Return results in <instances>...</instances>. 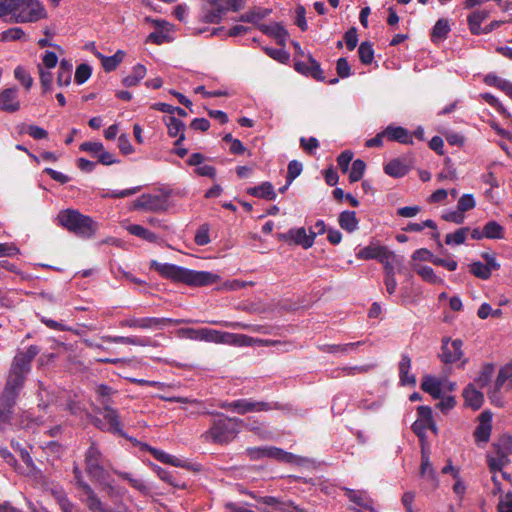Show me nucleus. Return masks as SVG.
Masks as SVG:
<instances>
[{"instance_id":"f257e3e1","label":"nucleus","mask_w":512,"mask_h":512,"mask_svg":"<svg viewBox=\"0 0 512 512\" xmlns=\"http://www.w3.org/2000/svg\"><path fill=\"white\" fill-rule=\"evenodd\" d=\"M46 17L37 0H0V19L9 23L36 22Z\"/></svg>"},{"instance_id":"f03ea898","label":"nucleus","mask_w":512,"mask_h":512,"mask_svg":"<svg viewBox=\"0 0 512 512\" xmlns=\"http://www.w3.org/2000/svg\"><path fill=\"white\" fill-rule=\"evenodd\" d=\"M151 267L167 279L190 286H207L216 283L219 279L217 274L211 272L191 270L175 264L159 263L155 260L151 262Z\"/></svg>"},{"instance_id":"7ed1b4c3","label":"nucleus","mask_w":512,"mask_h":512,"mask_svg":"<svg viewBox=\"0 0 512 512\" xmlns=\"http://www.w3.org/2000/svg\"><path fill=\"white\" fill-rule=\"evenodd\" d=\"M107 459L95 442L85 452V471L92 481L107 490L109 495L114 493V485L110 481L109 471L106 469Z\"/></svg>"},{"instance_id":"20e7f679","label":"nucleus","mask_w":512,"mask_h":512,"mask_svg":"<svg viewBox=\"0 0 512 512\" xmlns=\"http://www.w3.org/2000/svg\"><path fill=\"white\" fill-rule=\"evenodd\" d=\"M243 420L223 414L213 419L210 428L202 434L205 442L224 445L232 442L240 432Z\"/></svg>"},{"instance_id":"39448f33","label":"nucleus","mask_w":512,"mask_h":512,"mask_svg":"<svg viewBox=\"0 0 512 512\" xmlns=\"http://www.w3.org/2000/svg\"><path fill=\"white\" fill-rule=\"evenodd\" d=\"M74 483L80 491V500L86 505L90 512H129L125 506L111 507L95 492L93 487L84 479L83 473L78 464L73 467Z\"/></svg>"},{"instance_id":"423d86ee","label":"nucleus","mask_w":512,"mask_h":512,"mask_svg":"<svg viewBox=\"0 0 512 512\" xmlns=\"http://www.w3.org/2000/svg\"><path fill=\"white\" fill-rule=\"evenodd\" d=\"M58 221L69 231L85 238L92 237L98 229V224L92 218L76 210L61 211L58 214Z\"/></svg>"},{"instance_id":"0eeeda50","label":"nucleus","mask_w":512,"mask_h":512,"mask_svg":"<svg viewBox=\"0 0 512 512\" xmlns=\"http://www.w3.org/2000/svg\"><path fill=\"white\" fill-rule=\"evenodd\" d=\"M199 20L207 24L220 23L229 11H238L242 0H204Z\"/></svg>"},{"instance_id":"6e6552de","label":"nucleus","mask_w":512,"mask_h":512,"mask_svg":"<svg viewBox=\"0 0 512 512\" xmlns=\"http://www.w3.org/2000/svg\"><path fill=\"white\" fill-rule=\"evenodd\" d=\"M204 342L224 344L235 347H248L261 342V340L244 334H236L211 328H204Z\"/></svg>"},{"instance_id":"1a4fd4ad","label":"nucleus","mask_w":512,"mask_h":512,"mask_svg":"<svg viewBox=\"0 0 512 512\" xmlns=\"http://www.w3.org/2000/svg\"><path fill=\"white\" fill-rule=\"evenodd\" d=\"M29 373L30 370L12 361L0 395L17 401Z\"/></svg>"},{"instance_id":"9d476101","label":"nucleus","mask_w":512,"mask_h":512,"mask_svg":"<svg viewBox=\"0 0 512 512\" xmlns=\"http://www.w3.org/2000/svg\"><path fill=\"white\" fill-rule=\"evenodd\" d=\"M169 191H163L156 194H143L134 203L136 209L148 212H163L169 208Z\"/></svg>"},{"instance_id":"9b49d317","label":"nucleus","mask_w":512,"mask_h":512,"mask_svg":"<svg viewBox=\"0 0 512 512\" xmlns=\"http://www.w3.org/2000/svg\"><path fill=\"white\" fill-rule=\"evenodd\" d=\"M178 323L171 318L164 317H143L129 316L119 322L120 327L138 328L144 330H162L166 325Z\"/></svg>"},{"instance_id":"f8f14e48","label":"nucleus","mask_w":512,"mask_h":512,"mask_svg":"<svg viewBox=\"0 0 512 512\" xmlns=\"http://www.w3.org/2000/svg\"><path fill=\"white\" fill-rule=\"evenodd\" d=\"M99 413L103 415V420L99 418L95 419L94 424L97 428L102 431L125 436V433L120 425L118 413L115 409H113L111 406H106L103 407V411Z\"/></svg>"},{"instance_id":"ddd939ff","label":"nucleus","mask_w":512,"mask_h":512,"mask_svg":"<svg viewBox=\"0 0 512 512\" xmlns=\"http://www.w3.org/2000/svg\"><path fill=\"white\" fill-rule=\"evenodd\" d=\"M462 347L463 341L461 339L443 338L441 353L439 354L440 360L445 364H453L462 360L464 357Z\"/></svg>"},{"instance_id":"4468645a","label":"nucleus","mask_w":512,"mask_h":512,"mask_svg":"<svg viewBox=\"0 0 512 512\" xmlns=\"http://www.w3.org/2000/svg\"><path fill=\"white\" fill-rule=\"evenodd\" d=\"M235 413L244 415L251 412H267L280 409L276 402L258 401L252 398H241L236 400Z\"/></svg>"},{"instance_id":"2eb2a0df","label":"nucleus","mask_w":512,"mask_h":512,"mask_svg":"<svg viewBox=\"0 0 512 512\" xmlns=\"http://www.w3.org/2000/svg\"><path fill=\"white\" fill-rule=\"evenodd\" d=\"M21 107L18 89L15 87L5 88L0 91V110L7 113H14Z\"/></svg>"},{"instance_id":"dca6fc26","label":"nucleus","mask_w":512,"mask_h":512,"mask_svg":"<svg viewBox=\"0 0 512 512\" xmlns=\"http://www.w3.org/2000/svg\"><path fill=\"white\" fill-rule=\"evenodd\" d=\"M264 458L274 459L282 463L296 465H300L305 461V458L274 446H264Z\"/></svg>"},{"instance_id":"f3484780","label":"nucleus","mask_w":512,"mask_h":512,"mask_svg":"<svg viewBox=\"0 0 512 512\" xmlns=\"http://www.w3.org/2000/svg\"><path fill=\"white\" fill-rule=\"evenodd\" d=\"M15 400L0 395V431H6L13 427V415L16 405Z\"/></svg>"},{"instance_id":"a211bd4d","label":"nucleus","mask_w":512,"mask_h":512,"mask_svg":"<svg viewBox=\"0 0 512 512\" xmlns=\"http://www.w3.org/2000/svg\"><path fill=\"white\" fill-rule=\"evenodd\" d=\"M295 70L303 75L311 76L318 81H323L324 76L320 64L311 55L308 56L307 62H296Z\"/></svg>"},{"instance_id":"6ab92c4d","label":"nucleus","mask_w":512,"mask_h":512,"mask_svg":"<svg viewBox=\"0 0 512 512\" xmlns=\"http://www.w3.org/2000/svg\"><path fill=\"white\" fill-rule=\"evenodd\" d=\"M288 236L295 242V244L302 246L304 249L310 248L314 244L316 232L310 230L308 234L304 227L291 229Z\"/></svg>"},{"instance_id":"aec40b11","label":"nucleus","mask_w":512,"mask_h":512,"mask_svg":"<svg viewBox=\"0 0 512 512\" xmlns=\"http://www.w3.org/2000/svg\"><path fill=\"white\" fill-rule=\"evenodd\" d=\"M247 193L253 197L265 200H275L277 197L274 186L271 182L268 181L262 182L260 185L248 188Z\"/></svg>"},{"instance_id":"412c9836","label":"nucleus","mask_w":512,"mask_h":512,"mask_svg":"<svg viewBox=\"0 0 512 512\" xmlns=\"http://www.w3.org/2000/svg\"><path fill=\"white\" fill-rule=\"evenodd\" d=\"M411 369V358L403 354L401 361L399 362V378L402 385H415L416 378L410 373Z\"/></svg>"},{"instance_id":"4be33fe9","label":"nucleus","mask_w":512,"mask_h":512,"mask_svg":"<svg viewBox=\"0 0 512 512\" xmlns=\"http://www.w3.org/2000/svg\"><path fill=\"white\" fill-rule=\"evenodd\" d=\"M409 171V166L406 164L405 160L395 158L390 160L384 166V172L394 178L404 177Z\"/></svg>"},{"instance_id":"5701e85b","label":"nucleus","mask_w":512,"mask_h":512,"mask_svg":"<svg viewBox=\"0 0 512 512\" xmlns=\"http://www.w3.org/2000/svg\"><path fill=\"white\" fill-rule=\"evenodd\" d=\"M421 388L429 393L433 398L438 399L441 397L444 381L437 379L433 376H425L421 383Z\"/></svg>"},{"instance_id":"b1692460","label":"nucleus","mask_w":512,"mask_h":512,"mask_svg":"<svg viewBox=\"0 0 512 512\" xmlns=\"http://www.w3.org/2000/svg\"><path fill=\"white\" fill-rule=\"evenodd\" d=\"M489 17V11L487 10H475L469 14L467 21L469 30L473 35H479L482 33L481 23Z\"/></svg>"},{"instance_id":"393cba45","label":"nucleus","mask_w":512,"mask_h":512,"mask_svg":"<svg viewBox=\"0 0 512 512\" xmlns=\"http://www.w3.org/2000/svg\"><path fill=\"white\" fill-rule=\"evenodd\" d=\"M39 353V348L36 345H30L25 351L17 353L13 362L31 371V363Z\"/></svg>"},{"instance_id":"a878e982","label":"nucleus","mask_w":512,"mask_h":512,"mask_svg":"<svg viewBox=\"0 0 512 512\" xmlns=\"http://www.w3.org/2000/svg\"><path fill=\"white\" fill-rule=\"evenodd\" d=\"M363 343L364 342L362 341H358L346 344H323L319 346V349L325 353L344 355L354 351L356 347L362 345Z\"/></svg>"},{"instance_id":"bb28decb","label":"nucleus","mask_w":512,"mask_h":512,"mask_svg":"<svg viewBox=\"0 0 512 512\" xmlns=\"http://www.w3.org/2000/svg\"><path fill=\"white\" fill-rule=\"evenodd\" d=\"M94 54L101 60L102 66L106 72L115 70L125 57V52L122 50H118L112 56H104L98 51H94Z\"/></svg>"},{"instance_id":"cd10ccee","label":"nucleus","mask_w":512,"mask_h":512,"mask_svg":"<svg viewBox=\"0 0 512 512\" xmlns=\"http://www.w3.org/2000/svg\"><path fill=\"white\" fill-rule=\"evenodd\" d=\"M484 82L488 86H493L504 92L512 100V82L506 79H502L497 75L490 73L484 78Z\"/></svg>"},{"instance_id":"c85d7f7f","label":"nucleus","mask_w":512,"mask_h":512,"mask_svg":"<svg viewBox=\"0 0 512 512\" xmlns=\"http://www.w3.org/2000/svg\"><path fill=\"white\" fill-rule=\"evenodd\" d=\"M463 397L466 405L472 407L474 410L479 409L484 401L483 394L471 384L464 389Z\"/></svg>"},{"instance_id":"c756f323","label":"nucleus","mask_w":512,"mask_h":512,"mask_svg":"<svg viewBox=\"0 0 512 512\" xmlns=\"http://www.w3.org/2000/svg\"><path fill=\"white\" fill-rule=\"evenodd\" d=\"M347 498L358 507L366 510H372V501L363 491H357L345 488Z\"/></svg>"},{"instance_id":"7c9ffc66","label":"nucleus","mask_w":512,"mask_h":512,"mask_svg":"<svg viewBox=\"0 0 512 512\" xmlns=\"http://www.w3.org/2000/svg\"><path fill=\"white\" fill-rule=\"evenodd\" d=\"M114 473L120 478L126 480L134 489L140 493L147 495L150 492L149 485L141 478L134 477L131 473L114 470Z\"/></svg>"},{"instance_id":"2f4dec72","label":"nucleus","mask_w":512,"mask_h":512,"mask_svg":"<svg viewBox=\"0 0 512 512\" xmlns=\"http://www.w3.org/2000/svg\"><path fill=\"white\" fill-rule=\"evenodd\" d=\"M413 270L426 282L430 284H444V280L436 275L434 270L427 265L415 264Z\"/></svg>"},{"instance_id":"473e14b6","label":"nucleus","mask_w":512,"mask_h":512,"mask_svg":"<svg viewBox=\"0 0 512 512\" xmlns=\"http://www.w3.org/2000/svg\"><path fill=\"white\" fill-rule=\"evenodd\" d=\"M271 13V10L268 8L255 7L252 10L242 14L239 17V21L258 24L261 20L266 18Z\"/></svg>"},{"instance_id":"72a5a7b5","label":"nucleus","mask_w":512,"mask_h":512,"mask_svg":"<svg viewBox=\"0 0 512 512\" xmlns=\"http://www.w3.org/2000/svg\"><path fill=\"white\" fill-rule=\"evenodd\" d=\"M451 30V25L448 19L441 18L439 19L432 30L431 39L433 42H440L447 38L449 32Z\"/></svg>"},{"instance_id":"f704fd0d","label":"nucleus","mask_w":512,"mask_h":512,"mask_svg":"<svg viewBox=\"0 0 512 512\" xmlns=\"http://www.w3.org/2000/svg\"><path fill=\"white\" fill-rule=\"evenodd\" d=\"M387 249L385 246H366L356 253V257L362 260L375 259L379 261Z\"/></svg>"},{"instance_id":"c9c22d12","label":"nucleus","mask_w":512,"mask_h":512,"mask_svg":"<svg viewBox=\"0 0 512 512\" xmlns=\"http://www.w3.org/2000/svg\"><path fill=\"white\" fill-rule=\"evenodd\" d=\"M73 65L68 60H62L59 64L57 84L60 87L68 86L72 78Z\"/></svg>"},{"instance_id":"e433bc0d","label":"nucleus","mask_w":512,"mask_h":512,"mask_svg":"<svg viewBox=\"0 0 512 512\" xmlns=\"http://www.w3.org/2000/svg\"><path fill=\"white\" fill-rule=\"evenodd\" d=\"M496 387L512 389V359L499 370Z\"/></svg>"},{"instance_id":"4c0bfd02","label":"nucleus","mask_w":512,"mask_h":512,"mask_svg":"<svg viewBox=\"0 0 512 512\" xmlns=\"http://www.w3.org/2000/svg\"><path fill=\"white\" fill-rule=\"evenodd\" d=\"M126 230L130 234H132L136 237H139L143 240H146L150 243H154L158 239V237L155 233L149 231L148 229H146L143 226L138 225V224H130L126 227Z\"/></svg>"},{"instance_id":"58836bf2","label":"nucleus","mask_w":512,"mask_h":512,"mask_svg":"<svg viewBox=\"0 0 512 512\" xmlns=\"http://www.w3.org/2000/svg\"><path fill=\"white\" fill-rule=\"evenodd\" d=\"M339 225L342 229L353 232L358 228V220L354 211H343L339 216Z\"/></svg>"},{"instance_id":"ea45409f","label":"nucleus","mask_w":512,"mask_h":512,"mask_svg":"<svg viewBox=\"0 0 512 512\" xmlns=\"http://www.w3.org/2000/svg\"><path fill=\"white\" fill-rule=\"evenodd\" d=\"M146 72V68L142 64L135 65L131 74L123 79V84L126 87L136 86L145 77Z\"/></svg>"},{"instance_id":"a19ab883","label":"nucleus","mask_w":512,"mask_h":512,"mask_svg":"<svg viewBox=\"0 0 512 512\" xmlns=\"http://www.w3.org/2000/svg\"><path fill=\"white\" fill-rule=\"evenodd\" d=\"M173 32L172 29H157L156 31L150 33L147 36L146 41L151 42L157 45H161L166 42H171L173 40V37L171 33Z\"/></svg>"},{"instance_id":"79ce46f5","label":"nucleus","mask_w":512,"mask_h":512,"mask_svg":"<svg viewBox=\"0 0 512 512\" xmlns=\"http://www.w3.org/2000/svg\"><path fill=\"white\" fill-rule=\"evenodd\" d=\"M508 461V456L496 449L494 456H488V467L491 472L496 473L501 471Z\"/></svg>"},{"instance_id":"37998d69","label":"nucleus","mask_w":512,"mask_h":512,"mask_svg":"<svg viewBox=\"0 0 512 512\" xmlns=\"http://www.w3.org/2000/svg\"><path fill=\"white\" fill-rule=\"evenodd\" d=\"M484 236L487 239H503L504 228L496 221H488L484 225Z\"/></svg>"},{"instance_id":"c03bdc74","label":"nucleus","mask_w":512,"mask_h":512,"mask_svg":"<svg viewBox=\"0 0 512 512\" xmlns=\"http://www.w3.org/2000/svg\"><path fill=\"white\" fill-rule=\"evenodd\" d=\"M385 132L388 133V141L413 144V134L410 130H385Z\"/></svg>"},{"instance_id":"a18cd8bd","label":"nucleus","mask_w":512,"mask_h":512,"mask_svg":"<svg viewBox=\"0 0 512 512\" xmlns=\"http://www.w3.org/2000/svg\"><path fill=\"white\" fill-rule=\"evenodd\" d=\"M366 164L361 159H356L352 162L351 169L349 171V180L350 182L359 181L365 172Z\"/></svg>"},{"instance_id":"49530a36","label":"nucleus","mask_w":512,"mask_h":512,"mask_svg":"<svg viewBox=\"0 0 512 512\" xmlns=\"http://www.w3.org/2000/svg\"><path fill=\"white\" fill-rule=\"evenodd\" d=\"M420 473H421V476L427 477L429 480L432 481L434 488L438 487V484H439L438 477L435 473V470L432 467L430 460H428L426 458H425V460H421Z\"/></svg>"},{"instance_id":"de8ad7c7","label":"nucleus","mask_w":512,"mask_h":512,"mask_svg":"<svg viewBox=\"0 0 512 512\" xmlns=\"http://www.w3.org/2000/svg\"><path fill=\"white\" fill-rule=\"evenodd\" d=\"M361 62L365 65L371 64L374 59V50L369 42H362L358 49Z\"/></svg>"},{"instance_id":"09e8293b","label":"nucleus","mask_w":512,"mask_h":512,"mask_svg":"<svg viewBox=\"0 0 512 512\" xmlns=\"http://www.w3.org/2000/svg\"><path fill=\"white\" fill-rule=\"evenodd\" d=\"M396 261V255L390 251L389 249L386 250V253L382 255V257L379 259V262L384 267V274H395L394 269V262Z\"/></svg>"},{"instance_id":"8fccbe9b","label":"nucleus","mask_w":512,"mask_h":512,"mask_svg":"<svg viewBox=\"0 0 512 512\" xmlns=\"http://www.w3.org/2000/svg\"><path fill=\"white\" fill-rule=\"evenodd\" d=\"M95 393L98 397L99 403L103 407L110 406V397L113 394V390L111 387L104 384H100L96 387Z\"/></svg>"},{"instance_id":"3c124183","label":"nucleus","mask_w":512,"mask_h":512,"mask_svg":"<svg viewBox=\"0 0 512 512\" xmlns=\"http://www.w3.org/2000/svg\"><path fill=\"white\" fill-rule=\"evenodd\" d=\"M468 228H460L454 233H449L446 235L445 243L447 245H460L463 244L466 240V236L468 233Z\"/></svg>"},{"instance_id":"603ef678","label":"nucleus","mask_w":512,"mask_h":512,"mask_svg":"<svg viewBox=\"0 0 512 512\" xmlns=\"http://www.w3.org/2000/svg\"><path fill=\"white\" fill-rule=\"evenodd\" d=\"M494 373V365L493 364H485L478 377L476 378V382L477 384L483 388L485 387L486 385H488V383L490 382L491 378H492V375Z\"/></svg>"},{"instance_id":"864d4df0","label":"nucleus","mask_w":512,"mask_h":512,"mask_svg":"<svg viewBox=\"0 0 512 512\" xmlns=\"http://www.w3.org/2000/svg\"><path fill=\"white\" fill-rule=\"evenodd\" d=\"M470 272L474 276H476L480 279H483V280H486L491 276L490 267L480 261L472 263V265L470 267Z\"/></svg>"},{"instance_id":"5fc2aeb1","label":"nucleus","mask_w":512,"mask_h":512,"mask_svg":"<svg viewBox=\"0 0 512 512\" xmlns=\"http://www.w3.org/2000/svg\"><path fill=\"white\" fill-rule=\"evenodd\" d=\"M14 76L26 89H30L32 87L33 79L22 66H17L15 68Z\"/></svg>"},{"instance_id":"6e6d98bb","label":"nucleus","mask_w":512,"mask_h":512,"mask_svg":"<svg viewBox=\"0 0 512 512\" xmlns=\"http://www.w3.org/2000/svg\"><path fill=\"white\" fill-rule=\"evenodd\" d=\"M43 424L42 417H32V414L29 411H25L21 415V426L26 429H31L35 426H40Z\"/></svg>"},{"instance_id":"4d7b16f0","label":"nucleus","mask_w":512,"mask_h":512,"mask_svg":"<svg viewBox=\"0 0 512 512\" xmlns=\"http://www.w3.org/2000/svg\"><path fill=\"white\" fill-rule=\"evenodd\" d=\"M303 170L302 163L297 160H292L288 164V171L286 180H288V185H291L292 182L301 174Z\"/></svg>"},{"instance_id":"13d9d810","label":"nucleus","mask_w":512,"mask_h":512,"mask_svg":"<svg viewBox=\"0 0 512 512\" xmlns=\"http://www.w3.org/2000/svg\"><path fill=\"white\" fill-rule=\"evenodd\" d=\"M179 332L181 336L186 339L204 342V328H184Z\"/></svg>"},{"instance_id":"bf43d9fd","label":"nucleus","mask_w":512,"mask_h":512,"mask_svg":"<svg viewBox=\"0 0 512 512\" xmlns=\"http://www.w3.org/2000/svg\"><path fill=\"white\" fill-rule=\"evenodd\" d=\"M490 433H491V424L487 423V421H485V422H480V424L477 426V428L475 430L474 435H475V438L477 441L487 442L489 440Z\"/></svg>"},{"instance_id":"052dcab7","label":"nucleus","mask_w":512,"mask_h":512,"mask_svg":"<svg viewBox=\"0 0 512 512\" xmlns=\"http://www.w3.org/2000/svg\"><path fill=\"white\" fill-rule=\"evenodd\" d=\"M39 74H40V82L45 92L50 91L52 89L53 84V73L50 69H44L41 65H39Z\"/></svg>"},{"instance_id":"680f3d73","label":"nucleus","mask_w":512,"mask_h":512,"mask_svg":"<svg viewBox=\"0 0 512 512\" xmlns=\"http://www.w3.org/2000/svg\"><path fill=\"white\" fill-rule=\"evenodd\" d=\"M194 241L199 246H205L210 243L209 226L207 224H203L198 228Z\"/></svg>"},{"instance_id":"e2e57ef3","label":"nucleus","mask_w":512,"mask_h":512,"mask_svg":"<svg viewBox=\"0 0 512 512\" xmlns=\"http://www.w3.org/2000/svg\"><path fill=\"white\" fill-rule=\"evenodd\" d=\"M348 403L347 396L345 394H338L334 397L331 410L333 414L340 415L346 408Z\"/></svg>"},{"instance_id":"0e129e2a","label":"nucleus","mask_w":512,"mask_h":512,"mask_svg":"<svg viewBox=\"0 0 512 512\" xmlns=\"http://www.w3.org/2000/svg\"><path fill=\"white\" fill-rule=\"evenodd\" d=\"M476 205L475 199L472 194H464L458 200L457 208L460 212L464 213L473 209Z\"/></svg>"},{"instance_id":"69168bd1","label":"nucleus","mask_w":512,"mask_h":512,"mask_svg":"<svg viewBox=\"0 0 512 512\" xmlns=\"http://www.w3.org/2000/svg\"><path fill=\"white\" fill-rule=\"evenodd\" d=\"M494 446L507 456L512 454V436L502 435Z\"/></svg>"},{"instance_id":"338daca9","label":"nucleus","mask_w":512,"mask_h":512,"mask_svg":"<svg viewBox=\"0 0 512 512\" xmlns=\"http://www.w3.org/2000/svg\"><path fill=\"white\" fill-rule=\"evenodd\" d=\"M91 76V68L87 64H81L76 68L75 71V82L77 84H83Z\"/></svg>"},{"instance_id":"774afa93","label":"nucleus","mask_w":512,"mask_h":512,"mask_svg":"<svg viewBox=\"0 0 512 512\" xmlns=\"http://www.w3.org/2000/svg\"><path fill=\"white\" fill-rule=\"evenodd\" d=\"M497 510L498 512H512V492H508L501 497Z\"/></svg>"}]
</instances>
